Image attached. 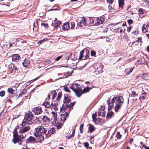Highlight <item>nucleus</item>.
I'll use <instances>...</instances> for the list:
<instances>
[{
	"label": "nucleus",
	"instance_id": "53",
	"mask_svg": "<svg viewBox=\"0 0 149 149\" xmlns=\"http://www.w3.org/2000/svg\"><path fill=\"white\" fill-rule=\"evenodd\" d=\"M74 136V135L73 134H72L70 135H69L68 136H67V137L68 139H70L72 136Z\"/></svg>",
	"mask_w": 149,
	"mask_h": 149
},
{
	"label": "nucleus",
	"instance_id": "37",
	"mask_svg": "<svg viewBox=\"0 0 149 149\" xmlns=\"http://www.w3.org/2000/svg\"><path fill=\"white\" fill-rule=\"evenodd\" d=\"M55 129L54 128H51L49 131H47V132H49V133L51 134V133L54 134L55 133Z\"/></svg>",
	"mask_w": 149,
	"mask_h": 149
},
{
	"label": "nucleus",
	"instance_id": "13",
	"mask_svg": "<svg viewBox=\"0 0 149 149\" xmlns=\"http://www.w3.org/2000/svg\"><path fill=\"white\" fill-rule=\"evenodd\" d=\"M58 104L57 102L55 101L53 102L51 104L50 107L51 109L55 111L57 110L58 109Z\"/></svg>",
	"mask_w": 149,
	"mask_h": 149
},
{
	"label": "nucleus",
	"instance_id": "9",
	"mask_svg": "<svg viewBox=\"0 0 149 149\" xmlns=\"http://www.w3.org/2000/svg\"><path fill=\"white\" fill-rule=\"evenodd\" d=\"M33 111L35 115H38L41 113L42 111L41 107H35L33 109Z\"/></svg>",
	"mask_w": 149,
	"mask_h": 149
},
{
	"label": "nucleus",
	"instance_id": "54",
	"mask_svg": "<svg viewBox=\"0 0 149 149\" xmlns=\"http://www.w3.org/2000/svg\"><path fill=\"white\" fill-rule=\"evenodd\" d=\"M62 57V56H58L55 59V60L56 61H58Z\"/></svg>",
	"mask_w": 149,
	"mask_h": 149
},
{
	"label": "nucleus",
	"instance_id": "10",
	"mask_svg": "<svg viewBox=\"0 0 149 149\" xmlns=\"http://www.w3.org/2000/svg\"><path fill=\"white\" fill-rule=\"evenodd\" d=\"M105 19L104 17H101L96 19L95 21V24H94L95 26H98L103 23L105 21Z\"/></svg>",
	"mask_w": 149,
	"mask_h": 149
},
{
	"label": "nucleus",
	"instance_id": "12",
	"mask_svg": "<svg viewBox=\"0 0 149 149\" xmlns=\"http://www.w3.org/2000/svg\"><path fill=\"white\" fill-rule=\"evenodd\" d=\"M71 101V99L70 96L67 94L64 95V104H65L69 103Z\"/></svg>",
	"mask_w": 149,
	"mask_h": 149
},
{
	"label": "nucleus",
	"instance_id": "63",
	"mask_svg": "<svg viewBox=\"0 0 149 149\" xmlns=\"http://www.w3.org/2000/svg\"><path fill=\"white\" fill-rule=\"evenodd\" d=\"M144 148L145 149H149V147L148 146H145Z\"/></svg>",
	"mask_w": 149,
	"mask_h": 149
},
{
	"label": "nucleus",
	"instance_id": "29",
	"mask_svg": "<svg viewBox=\"0 0 149 149\" xmlns=\"http://www.w3.org/2000/svg\"><path fill=\"white\" fill-rule=\"evenodd\" d=\"M84 52V50L81 51L80 53L79 56V59H82L83 58V54Z\"/></svg>",
	"mask_w": 149,
	"mask_h": 149
},
{
	"label": "nucleus",
	"instance_id": "19",
	"mask_svg": "<svg viewBox=\"0 0 149 149\" xmlns=\"http://www.w3.org/2000/svg\"><path fill=\"white\" fill-rule=\"evenodd\" d=\"M15 90H16V91H17V88L16 89H13L12 88L10 87L8 88L7 91L9 93L12 95L15 92Z\"/></svg>",
	"mask_w": 149,
	"mask_h": 149
},
{
	"label": "nucleus",
	"instance_id": "27",
	"mask_svg": "<svg viewBox=\"0 0 149 149\" xmlns=\"http://www.w3.org/2000/svg\"><path fill=\"white\" fill-rule=\"evenodd\" d=\"M72 53L71 52H68L65 55L67 59H69L72 57Z\"/></svg>",
	"mask_w": 149,
	"mask_h": 149
},
{
	"label": "nucleus",
	"instance_id": "1",
	"mask_svg": "<svg viewBox=\"0 0 149 149\" xmlns=\"http://www.w3.org/2000/svg\"><path fill=\"white\" fill-rule=\"evenodd\" d=\"M33 127L36 130L34 134L40 142L43 141L45 138H47L51 135L49 132H47L45 128L42 126L38 125L37 123L34 125Z\"/></svg>",
	"mask_w": 149,
	"mask_h": 149
},
{
	"label": "nucleus",
	"instance_id": "44",
	"mask_svg": "<svg viewBox=\"0 0 149 149\" xmlns=\"http://www.w3.org/2000/svg\"><path fill=\"white\" fill-rule=\"evenodd\" d=\"M5 92L4 91H2L0 92V96L1 97H3L5 95Z\"/></svg>",
	"mask_w": 149,
	"mask_h": 149
},
{
	"label": "nucleus",
	"instance_id": "39",
	"mask_svg": "<svg viewBox=\"0 0 149 149\" xmlns=\"http://www.w3.org/2000/svg\"><path fill=\"white\" fill-rule=\"evenodd\" d=\"M139 14L140 17H141L140 15H142L143 13V9L142 8H140L139 9Z\"/></svg>",
	"mask_w": 149,
	"mask_h": 149
},
{
	"label": "nucleus",
	"instance_id": "51",
	"mask_svg": "<svg viewBox=\"0 0 149 149\" xmlns=\"http://www.w3.org/2000/svg\"><path fill=\"white\" fill-rule=\"evenodd\" d=\"M64 90H65V91L66 92H70V90L69 89V88H68L67 87H65Z\"/></svg>",
	"mask_w": 149,
	"mask_h": 149
},
{
	"label": "nucleus",
	"instance_id": "55",
	"mask_svg": "<svg viewBox=\"0 0 149 149\" xmlns=\"http://www.w3.org/2000/svg\"><path fill=\"white\" fill-rule=\"evenodd\" d=\"M34 27L33 28V31H36L38 30V28L36 27V26H35V25L34 24H33Z\"/></svg>",
	"mask_w": 149,
	"mask_h": 149
},
{
	"label": "nucleus",
	"instance_id": "33",
	"mask_svg": "<svg viewBox=\"0 0 149 149\" xmlns=\"http://www.w3.org/2000/svg\"><path fill=\"white\" fill-rule=\"evenodd\" d=\"M83 144L84 146L87 149H92L91 147H89V144L88 142H84V143Z\"/></svg>",
	"mask_w": 149,
	"mask_h": 149
},
{
	"label": "nucleus",
	"instance_id": "30",
	"mask_svg": "<svg viewBox=\"0 0 149 149\" xmlns=\"http://www.w3.org/2000/svg\"><path fill=\"white\" fill-rule=\"evenodd\" d=\"M86 54H85V56L84 58V59H87L89 58V51L88 50H86Z\"/></svg>",
	"mask_w": 149,
	"mask_h": 149
},
{
	"label": "nucleus",
	"instance_id": "26",
	"mask_svg": "<svg viewBox=\"0 0 149 149\" xmlns=\"http://www.w3.org/2000/svg\"><path fill=\"white\" fill-rule=\"evenodd\" d=\"M62 95V93L61 92H60L58 93V95H57V97L56 99V101H58L60 100V99L61 98Z\"/></svg>",
	"mask_w": 149,
	"mask_h": 149
},
{
	"label": "nucleus",
	"instance_id": "21",
	"mask_svg": "<svg viewBox=\"0 0 149 149\" xmlns=\"http://www.w3.org/2000/svg\"><path fill=\"white\" fill-rule=\"evenodd\" d=\"M88 125V129L89 131L91 132H92L95 129V127L93 125L91 124H89Z\"/></svg>",
	"mask_w": 149,
	"mask_h": 149
},
{
	"label": "nucleus",
	"instance_id": "24",
	"mask_svg": "<svg viewBox=\"0 0 149 149\" xmlns=\"http://www.w3.org/2000/svg\"><path fill=\"white\" fill-rule=\"evenodd\" d=\"M113 113L112 111L108 112L107 116V118H112L113 116Z\"/></svg>",
	"mask_w": 149,
	"mask_h": 149
},
{
	"label": "nucleus",
	"instance_id": "7",
	"mask_svg": "<svg viewBox=\"0 0 149 149\" xmlns=\"http://www.w3.org/2000/svg\"><path fill=\"white\" fill-rule=\"evenodd\" d=\"M19 128V126H17L14 129V131L13 132V141L14 144L19 142V136L16 130Z\"/></svg>",
	"mask_w": 149,
	"mask_h": 149
},
{
	"label": "nucleus",
	"instance_id": "41",
	"mask_svg": "<svg viewBox=\"0 0 149 149\" xmlns=\"http://www.w3.org/2000/svg\"><path fill=\"white\" fill-rule=\"evenodd\" d=\"M138 94H136V92L135 91H133L132 92V93L131 95V97H135Z\"/></svg>",
	"mask_w": 149,
	"mask_h": 149
},
{
	"label": "nucleus",
	"instance_id": "46",
	"mask_svg": "<svg viewBox=\"0 0 149 149\" xmlns=\"http://www.w3.org/2000/svg\"><path fill=\"white\" fill-rule=\"evenodd\" d=\"M70 24L71 25V29H74L75 27V24L74 22H70Z\"/></svg>",
	"mask_w": 149,
	"mask_h": 149
},
{
	"label": "nucleus",
	"instance_id": "57",
	"mask_svg": "<svg viewBox=\"0 0 149 149\" xmlns=\"http://www.w3.org/2000/svg\"><path fill=\"white\" fill-rule=\"evenodd\" d=\"M65 113L64 114L63 116H64V120L65 121L66 120V117H67L68 115L67 116H66L65 115H66V111H65Z\"/></svg>",
	"mask_w": 149,
	"mask_h": 149
},
{
	"label": "nucleus",
	"instance_id": "23",
	"mask_svg": "<svg viewBox=\"0 0 149 149\" xmlns=\"http://www.w3.org/2000/svg\"><path fill=\"white\" fill-rule=\"evenodd\" d=\"M42 120L45 123H48L49 121V118L45 116H43Z\"/></svg>",
	"mask_w": 149,
	"mask_h": 149
},
{
	"label": "nucleus",
	"instance_id": "32",
	"mask_svg": "<svg viewBox=\"0 0 149 149\" xmlns=\"http://www.w3.org/2000/svg\"><path fill=\"white\" fill-rule=\"evenodd\" d=\"M95 19L92 17L89 18V23L92 25H93L94 23Z\"/></svg>",
	"mask_w": 149,
	"mask_h": 149
},
{
	"label": "nucleus",
	"instance_id": "3",
	"mask_svg": "<svg viewBox=\"0 0 149 149\" xmlns=\"http://www.w3.org/2000/svg\"><path fill=\"white\" fill-rule=\"evenodd\" d=\"M33 114L30 111H27L25 114V117L22 122V125H31L32 123V120L34 119Z\"/></svg>",
	"mask_w": 149,
	"mask_h": 149
},
{
	"label": "nucleus",
	"instance_id": "60",
	"mask_svg": "<svg viewBox=\"0 0 149 149\" xmlns=\"http://www.w3.org/2000/svg\"><path fill=\"white\" fill-rule=\"evenodd\" d=\"M131 28H127V31L128 32H129L130 31H131Z\"/></svg>",
	"mask_w": 149,
	"mask_h": 149
},
{
	"label": "nucleus",
	"instance_id": "31",
	"mask_svg": "<svg viewBox=\"0 0 149 149\" xmlns=\"http://www.w3.org/2000/svg\"><path fill=\"white\" fill-rule=\"evenodd\" d=\"M97 115L98 116H100L102 117H104L105 114L104 112L98 111Z\"/></svg>",
	"mask_w": 149,
	"mask_h": 149
},
{
	"label": "nucleus",
	"instance_id": "34",
	"mask_svg": "<svg viewBox=\"0 0 149 149\" xmlns=\"http://www.w3.org/2000/svg\"><path fill=\"white\" fill-rule=\"evenodd\" d=\"M52 26L54 27L55 28H58V27H60L59 26H58V22H56L55 23H52Z\"/></svg>",
	"mask_w": 149,
	"mask_h": 149
},
{
	"label": "nucleus",
	"instance_id": "22",
	"mask_svg": "<svg viewBox=\"0 0 149 149\" xmlns=\"http://www.w3.org/2000/svg\"><path fill=\"white\" fill-rule=\"evenodd\" d=\"M18 58H19V56H18V54H14L12 57V60L14 61H18L19 60Z\"/></svg>",
	"mask_w": 149,
	"mask_h": 149
},
{
	"label": "nucleus",
	"instance_id": "16",
	"mask_svg": "<svg viewBox=\"0 0 149 149\" xmlns=\"http://www.w3.org/2000/svg\"><path fill=\"white\" fill-rule=\"evenodd\" d=\"M22 63L25 67L30 65L29 61L28 58L25 59L24 61L22 62Z\"/></svg>",
	"mask_w": 149,
	"mask_h": 149
},
{
	"label": "nucleus",
	"instance_id": "50",
	"mask_svg": "<svg viewBox=\"0 0 149 149\" xmlns=\"http://www.w3.org/2000/svg\"><path fill=\"white\" fill-rule=\"evenodd\" d=\"M133 21L131 19H130L127 20V23L129 25L132 24V23Z\"/></svg>",
	"mask_w": 149,
	"mask_h": 149
},
{
	"label": "nucleus",
	"instance_id": "15",
	"mask_svg": "<svg viewBox=\"0 0 149 149\" xmlns=\"http://www.w3.org/2000/svg\"><path fill=\"white\" fill-rule=\"evenodd\" d=\"M49 94H50L51 96L52 97V100L54 99L57 95V93L55 90L51 91Z\"/></svg>",
	"mask_w": 149,
	"mask_h": 149
},
{
	"label": "nucleus",
	"instance_id": "18",
	"mask_svg": "<svg viewBox=\"0 0 149 149\" xmlns=\"http://www.w3.org/2000/svg\"><path fill=\"white\" fill-rule=\"evenodd\" d=\"M92 89V88H85L82 91L81 89V96L83 93H85L87 92H88L89 91Z\"/></svg>",
	"mask_w": 149,
	"mask_h": 149
},
{
	"label": "nucleus",
	"instance_id": "36",
	"mask_svg": "<svg viewBox=\"0 0 149 149\" xmlns=\"http://www.w3.org/2000/svg\"><path fill=\"white\" fill-rule=\"evenodd\" d=\"M146 25V24L143 25L142 27V31L143 33H146L148 31V29L145 28V26Z\"/></svg>",
	"mask_w": 149,
	"mask_h": 149
},
{
	"label": "nucleus",
	"instance_id": "28",
	"mask_svg": "<svg viewBox=\"0 0 149 149\" xmlns=\"http://www.w3.org/2000/svg\"><path fill=\"white\" fill-rule=\"evenodd\" d=\"M26 135H19V141H23L25 139Z\"/></svg>",
	"mask_w": 149,
	"mask_h": 149
},
{
	"label": "nucleus",
	"instance_id": "40",
	"mask_svg": "<svg viewBox=\"0 0 149 149\" xmlns=\"http://www.w3.org/2000/svg\"><path fill=\"white\" fill-rule=\"evenodd\" d=\"M84 126V124H82L80 126V127H79V130H80V132L81 133H82L83 132V131L82 130H83V129Z\"/></svg>",
	"mask_w": 149,
	"mask_h": 149
},
{
	"label": "nucleus",
	"instance_id": "17",
	"mask_svg": "<svg viewBox=\"0 0 149 149\" xmlns=\"http://www.w3.org/2000/svg\"><path fill=\"white\" fill-rule=\"evenodd\" d=\"M62 28L64 30H68L70 28L69 23L67 22L64 24L62 26Z\"/></svg>",
	"mask_w": 149,
	"mask_h": 149
},
{
	"label": "nucleus",
	"instance_id": "61",
	"mask_svg": "<svg viewBox=\"0 0 149 149\" xmlns=\"http://www.w3.org/2000/svg\"><path fill=\"white\" fill-rule=\"evenodd\" d=\"M9 70H10V71H11V72L13 70V69L12 68H10V67H9Z\"/></svg>",
	"mask_w": 149,
	"mask_h": 149
},
{
	"label": "nucleus",
	"instance_id": "25",
	"mask_svg": "<svg viewBox=\"0 0 149 149\" xmlns=\"http://www.w3.org/2000/svg\"><path fill=\"white\" fill-rule=\"evenodd\" d=\"M118 1L120 7L122 8L124 5V0H118Z\"/></svg>",
	"mask_w": 149,
	"mask_h": 149
},
{
	"label": "nucleus",
	"instance_id": "4",
	"mask_svg": "<svg viewBox=\"0 0 149 149\" xmlns=\"http://www.w3.org/2000/svg\"><path fill=\"white\" fill-rule=\"evenodd\" d=\"M75 104V103H71L70 105L68 104H63L61 107L60 108V110L62 111L63 110L66 111V116L68 115L70 113V111L73 109V107Z\"/></svg>",
	"mask_w": 149,
	"mask_h": 149
},
{
	"label": "nucleus",
	"instance_id": "56",
	"mask_svg": "<svg viewBox=\"0 0 149 149\" xmlns=\"http://www.w3.org/2000/svg\"><path fill=\"white\" fill-rule=\"evenodd\" d=\"M93 137L91 136L90 137V141L91 143H92V142L93 141Z\"/></svg>",
	"mask_w": 149,
	"mask_h": 149
},
{
	"label": "nucleus",
	"instance_id": "48",
	"mask_svg": "<svg viewBox=\"0 0 149 149\" xmlns=\"http://www.w3.org/2000/svg\"><path fill=\"white\" fill-rule=\"evenodd\" d=\"M96 113H95V114H93L92 116V117L93 118V120H97L96 118Z\"/></svg>",
	"mask_w": 149,
	"mask_h": 149
},
{
	"label": "nucleus",
	"instance_id": "62",
	"mask_svg": "<svg viewBox=\"0 0 149 149\" xmlns=\"http://www.w3.org/2000/svg\"><path fill=\"white\" fill-rule=\"evenodd\" d=\"M147 49L148 52L149 53V45L147 47Z\"/></svg>",
	"mask_w": 149,
	"mask_h": 149
},
{
	"label": "nucleus",
	"instance_id": "42",
	"mask_svg": "<svg viewBox=\"0 0 149 149\" xmlns=\"http://www.w3.org/2000/svg\"><path fill=\"white\" fill-rule=\"evenodd\" d=\"M26 93V90H24L21 92L20 94H19V97H21L22 95L25 94Z\"/></svg>",
	"mask_w": 149,
	"mask_h": 149
},
{
	"label": "nucleus",
	"instance_id": "38",
	"mask_svg": "<svg viewBox=\"0 0 149 149\" xmlns=\"http://www.w3.org/2000/svg\"><path fill=\"white\" fill-rule=\"evenodd\" d=\"M146 93H143L142 94L141 96V97L139 98V99L142 98L143 100H145V99L146 97Z\"/></svg>",
	"mask_w": 149,
	"mask_h": 149
},
{
	"label": "nucleus",
	"instance_id": "8",
	"mask_svg": "<svg viewBox=\"0 0 149 149\" xmlns=\"http://www.w3.org/2000/svg\"><path fill=\"white\" fill-rule=\"evenodd\" d=\"M22 123L21 124L20 127H19V132L23 133L28 131L30 129L29 126H26V125H22Z\"/></svg>",
	"mask_w": 149,
	"mask_h": 149
},
{
	"label": "nucleus",
	"instance_id": "47",
	"mask_svg": "<svg viewBox=\"0 0 149 149\" xmlns=\"http://www.w3.org/2000/svg\"><path fill=\"white\" fill-rule=\"evenodd\" d=\"M96 52L95 51H91V55L92 56H96Z\"/></svg>",
	"mask_w": 149,
	"mask_h": 149
},
{
	"label": "nucleus",
	"instance_id": "6",
	"mask_svg": "<svg viewBox=\"0 0 149 149\" xmlns=\"http://www.w3.org/2000/svg\"><path fill=\"white\" fill-rule=\"evenodd\" d=\"M104 66L102 64L100 65H95L93 68L95 70L93 71V74L97 75L99 74L102 73L103 72Z\"/></svg>",
	"mask_w": 149,
	"mask_h": 149
},
{
	"label": "nucleus",
	"instance_id": "58",
	"mask_svg": "<svg viewBox=\"0 0 149 149\" xmlns=\"http://www.w3.org/2000/svg\"><path fill=\"white\" fill-rule=\"evenodd\" d=\"M19 86V84H16L14 86V87L15 88H17Z\"/></svg>",
	"mask_w": 149,
	"mask_h": 149
},
{
	"label": "nucleus",
	"instance_id": "35",
	"mask_svg": "<svg viewBox=\"0 0 149 149\" xmlns=\"http://www.w3.org/2000/svg\"><path fill=\"white\" fill-rule=\"evenodd\" d=\"M52 114L53 115L54 120L55 121L57 119L56 113L54 111H52Z\"/></svg>",
	"mask_w": 149,
	"mask_h": 149
},
{
	"label": "nucleus",
	"instance_id": "52",
	"mask_svg": "<svg viewBox=\"0 0 149 149\" xmlns=\"http://www.w3.org/2000/svg\"><path fill=\"white\" fill-rule=\"evenodd\" d=\"M42 25L45 28H47L48 27V25L47 24L42 23Z\"/></svg>",
	"mask_w": 149,
	"mask_h": 149
},
{
	"label": "nucleus",
	"instance_id": "20",
	"mask_svg": "<svg viewBox=\"0 0 149 149\" xmlns=\"http://www.w3.org/2000/svg\"><path fill=\"white\" fill-rule=\"evenodd\" d=\"M42 105L44 106L46 108H49L51 106V104H50L49 102L47 101L44 102L42 104Z\"/></svg>",
	"mask_w": 149,
	"mask_h": 149
},
{
	"label": "nucleus",
	"instance_id": "59",
	"mask_svg": "<svg viewBox=\"0 0 149 149\" xmlns=\"http://www.w3.org/2000/svg\"><path fill=\"white\" fill-rule=\"evenodd\" d=\"M50 96L51 95H50V94L49 93L47 97L48 99V100H49L50 99Z\"/></svg>",
	"mask_w": 149,
	"mask_h": 149
},
{
	"label": "nucleus",
	"instance_id": "64",
	"mask_svg": "<svg viewBox=\"0 0 149 149\" xmlns=\"http://www.w3.org/2000/svg\"><path fill=\"white\" fill-rule=\"evenodd\" d=\"M147 4L148 6H149V0H148V1H147Z\"/></svg>",
	"mask_w": 149,
	"mask_h": 149
},
{
	"label": "nucleus",
	"instance_id": "14",
	"mask_svg": "<svg viewBox=\"0 0 149 149\" xmlns=\"http://www.w3.org/2000/svg\"><path fill=\"white\" fill-rule=\"evenodd\" d=\"M36 141V139L31 136H30L26 140V143H33Z\"/></svg>",
	"mask_w": 149,
	"mask_h": 149
},
{
	"label": "nucleus",
	"instance_id": "5",
	"mask_svg": "<svg viewBox=\"0 0 149 149\" xmlns=\"http://www.w3.org/2000/svg\"><path fill=\"white\" fill-rule=\"evenodd\" d=\"M79 86V85L77 84L73 83L70 88L74 92L76 95L78 97L81 96V88L78 87Z\"/></svg>",
	"mask_w": 149,
	"mask_h": 149
},
{
	"label": "nucleus",
	"instance_id": "2",
	"mask_svg": "<svg viewBox=\"0 0 149 149\" xmlns=\"http://www.w3.org/2000/svg\"><path fill=\"white\" fill-rule=\"evenodd\" d=\"M110 98L107 101V103L109 105V107L111 109L115 104V111L116 112H118L120 109L121 105L124 103V100L123 96H121L114 97L111 100V102H110Z\"/></svg>",
	"mask_w": 149,
	"mask_h": 149
},
{
	"label": "nucleus",
	"instance_id": "49",
	"mask_svg": "<svg viewBox=\"0 0 149 149\" xmlns=\"http://www.w3.org/2000/svg\"><path fill=\"white\" fill-rule=\"evenodd\" d=\"M114 0H107V1L108 3L111 4L113 2Z\"/></svg>",
	"mask_w": 149,
	"mask_h": 149
},
{
	"label": "nucleus",
	"instance_id": "43",
	"mask_svg": "<svg viewBox=\"0 0 149 149\" xmlns=\"http://www.w3.org/2000/svg\"><path fill=\"white\" fill-rule=\"evenodd\" d=\"M122 135L120 134V133L119 132H118L117 133V134L116 136V137L118 139H120L121 138Z\"/></svg>",
	"mask_w": 149,
	"mask_h": 149
},
{
	"label": "nucleus",
	"instance_id": "45",
	"mask_svg": "<svg viewBox=\"0 0 149 149\" xmlns=\"http://www.w3.org/2000/svg\"><path fill=\"white\" fill-rule=\"evenodd\" d=\"M134 68V67L130 68L129 70V71L127 72V74L128 75L130 74L133 71V69Z\"/></svg>",
	"mask_w": 149,
	"mask_h": 149
},
{
	"label": "nucleus",
	"instance_id": "11",
	"mask_svg": "<svg viewBox=\"0 0 149 149\" xmlns=\"http://www.w3.org/2000/svg\"><path fill=\"white\" fill-rule=\"evenodd\" d=\"M86 21L84 17H83L80 20V22L78 24V25L81 28H83L84 26L86 25Z\"/></svg>",
	"mask_w": 149,
	"mask_h": 149
}]
</instances>
